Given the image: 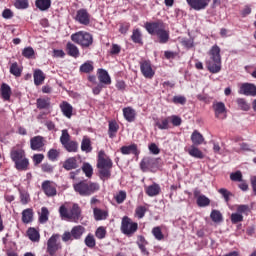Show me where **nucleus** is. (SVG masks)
Returning <instances> with one entry per match:
<instances>
[{"mask_svg":"<svg viewBox=\"0 0 256 256\" xmlns=\"http://www.w3.org/2000/svg\"><path fill=\"white\" fill-rule=\"evenodd\" d=\"M73 234L72 232H64V234L62 235V241L64 243H67V241H73Z\"/></svg>","mask_w":256,"mask_h":256,"instance_id":"obj_60","label":"nucleus"},{"mask_svg":"<svg viewBox=\"0 0 256 256\" xmlns=\"http://www.w3.org/2000/svg\"><path fill=\"white\" fill-rule=\"evenodd\" d=\"M145 29L150 35H156L159 43L169 42V31L165 30V24L162 21L146 22Z\"/></svg>","mask_w":256,"mask_h":256,"instance_id":"obj_1","label":"nucleus"},{"mask_svg":"<svg viewBox=\"0 0 256 256\" xmlns=\"http://www.w3.org/2000/svg\"><path fill=\"white\" fill-rule=\"evenodd\" d=\"M98 79L103 85H111V76L105 69H98Z\"/></svg>","mask_w":256,"mask_h":256,"instance_id":"obj_20","label":"nucleus"},{"mask_svg":"<svg viewBox=\"0 0 256 256\" xmlns=\"http://www.w3.org/2000/svg\"><path fill=\"white\" fill-rule=\"evenodd\" d=\"M173 102L176 104L185 105V103H187V99H185L183 96H175L173 98Z\"/></svg>","mask_w":256,"mask_h":256,"instance_id":"obj_63","label":"nucleus"},{"mask_svg":"<svg viewBox=\"0 0 256 256\" xmlns=\"http://www.w3.org/2000/svg\"><path fill=\"white\" fill-rule=\"evenodd\" d=\"M95 235L97 239H105V235H107V230L103 226L97 228Z\"/></svg>","mask_w":256,"mask_h":256,"instance_id":"obj_54","label":"nucleus"},{"mask_svg":"<svg viewBox=\"0 0 256 256\" xmlns=\"http://www.w3.org/2000/svg\"><path fill=\"white\" fill-rule=\"evenodd\" d=\"M159 193H161V187L159 184L154 183L146 187V194L148 197H156V195H159Z\"/></svg>","mask_w":256,"mask_h":256,"instance_id":"obj_22","label":"nucleus"},{"mask_svg":"<svg viewBox=\"0 0 256 256\" xmlns=\"http://www.w3.org/2000/svg\"><path fill=\"white\" fill-rule=\"evenodd\" d=\"M240 95H250L251 97L256 96L255 84L244 83L241 85L239 90Z\"/></svg>","mask_w":256,"mask_h":256,"instance_id":"obj_17","label":"nucleus"},{"mask_svg":"<svg viewBox=\"0 0 256 256\" xmlns=\"http://www.w3.org/2000/svg\"><path fill=\"white\" fill-rule=\"evenodd\" d=\"M42 189L47 197H55L57 195V188L53 182L46 180L42 183Z\"/></svg>","mask_w":256,"mask_h":256,"instance_id":"obj_16","label":"nucleus"},{"mask_svg":"<svg viewBox=\"0 0 256 256\" xmlns=\"http://www.w3.org/2000/svg\"><path fill=\"white\" fill-rule=\"evenodd\" d=\"M34 165H40V163L43 162V159H45V156L43 154H35L33 156Z\"/></svg>","mask_w":256,"mask_h":256,"instance_id":"obj_59","label":"nucleus"},{"mask_svg":"<svg viewBox=\"0 0 256 256\" xmlns=\"http://www.w3.org/2000/svg\"><path fill=\"white\" fill-rule=\"evenodd\" d=\"M124 119L129 123H133L135 121V110L131 107H127L123 109Z\"/></svg>","mask_w":256,"mask_h":256,"instance_id":"obj_24","label":"nucleus"},{"mask_svg":"<svg viewBox=\"0 0 256 256\" xmlns=\"http://www.w3.org/2000/svg\"><path fill=\"white\" fill-rule=\"evenodd\" d=\"M121 153L122 155H131V153L137 155V145L132 144L130 146H123L121 148Z\"/></svg>","mask_w":256,"mask_h":256,"instance_id":"obj_33","label":"nucleus"},{"mask_svg":"<svg viewBox=\"0 0 256 256\" xmlns=\"http://www.w3.org/2000/svg\"><path fill=\"white\" fill-rule=\"evenodd\" d=\"M73 239H81L83 237V234L85 233V227L78 225L74 226L71 230Z\"/></svg>","mask_w":256,"mask_h":256,"instance_id":"obj_25","label":"nucleus"},{"mask_svg":"<svg viewBox=\"0 0 256 256\" xmlns=\"http://www.w3.org/2000/svg\"><path fill=\"white\" fill-rule=\"evenodd\" d=\"M152 234L153 236L155 237V239H157V241H163L164 239V235H163V232L161 231V228L160 227H154L152 229Z\"/></svg>","mask_w":256,"mask_h":256,"instance_id":"obj_48","label":"nucleus"},{"mask_svg":"<svg viewBox=\"0 0 256 256\" xmlns=\"http://www.w3.org/2000/svg\"><path fill=\"white\" fill-rule=\"evenodd\" d=\"M23 57H26V59H32L33 55H35V50H33L32 47H26L22 51Z\"/></svg>","mask_w":256,"mask_h":256,"instance_id":"obj_51","label":"nucleus"},{"mask_svg":"<svg viewBox=\"0 0 256 256\" xmlns=\"http://www.w3.org/2000/svg\"><path fill=\"white\" fill-rule=\"evenodd\" d=\"M237 213H239L240 215H249V213H251V208H249V205H238L236 208Z\"/></svg>","mask_w":256,"mask_h":256,"instance_id":"obj_42","label":"nucleus"},{"mask_svg":"<svg viewBox=\"0 0 256 256\" xmlns=\"http://www.w3.org/2000/svg\"><path fill=\"white\" fill-rule=\"evenodd\" d=\"M93 69V62L88 61L80 66V73H91Z\"/></svg>","mask_w":256,"mask_h":256,"instance_id":"obj_41","label":"nucleus"},{"mask_svg":"<svg viewBox=\"0 0 256 256\" xmlns=\"http://www.w3.org/2000/svg\"><path fill=\"white\" fill-rule=\"evenodd\" d=\"M139 225L136 222H131V218L124 216L121 224V231L124 235H133L138 229Z\"/></svg>","mask_w":256,"mask_h":256,"instance_id":"obj_9","label":"nucleus"},{"mask_svg":"<svg viewBox=\"0 0 256 256\" xmlns=\"http://www.w3.org/2000/svg\"><path fill=\"white\" fill-rule=\"evenodd\" d=\"M51 105V101L49 98H38L37 99V107L38 109H49Z\"/></svg>","mask_w":256,"mask_h":256,"instance_id":"obj_35","label":"nucleus"},{"mask_svg":"<svg viewBox=\"0 0 256 256\" xmlns=\"http://www.w3.org/2000/svg\"><path fill=\"white\" fill-rule=\"evenodd\" d=\"M191 141L193 145H202V143L205 141V138L199 131L195 130L191 135Z\"/></svg>","mask_w":256,"mask_h":256,"instance_id":"obj_27","label":"nucleus"},{"mask_svg":"<svg viewBox=\"0 0 256 256\" xmlns=\"http://www.w3.org/2000/svg\"><path fill=\"white\" fill-rule=\"evenodd\" d=\"M43 81H45V74L41 70L34 71V85L39 86L43 85Z\"/></svg>","mask_w":256,"mask_h":256,"instance_id":"obj_29","label":"nucleus"},{"mask_svg":"<svg viewBox=\"0 0 256 256\" xmlns=\"http://www.w3.org/2000/svg\"><path fill=\"white\" fill-rule=\"evenodd\" d=\"M57 157H59V151L55 149H50L48 152V158L50 159V161H55Z\"/></svg>","mask_w":256,"mask_h":256,"instance_id":"obj_58","label":"nucleus"},{"mask_svg":"<svg viewBox=\"0 0 256 256\" xmlns=\"http://www.w3.org/2000/svg\"><path fill=\"white\" fill-rule=\"evenodd\" d=\"M115 199L118 204H121L123 201H125V199H127V193L125 191H120L118 194H116Z\"/></svg>","mask_w":256,"mask_h":256,"instance_id":"obj_57","label":"nucleus"},{"mask_svg":"<svg viewBox=\"0 0 256 256\" xmlns=\"http://www.w3.org/2000/svg\"><path fill=\"white\" fill-rule=\"evenodd\" d=\"M131 39L134 43H141V31H139V29H135L133 31Z\"/></svg>","mask_w":256,"mask_h":256,"instance_id":"obj_55","label":"nucleus"},{"mask_svg":"<svg viewBox=\"0 0 256 256\" xmlns=\"http://www.w3.org/2000/svg\"><path fill=\"white\" fill-rule=\"evenodd\" d=\"M14 7H16V9H27L29 7V1L28 0H16L14 3Z\"/></svg>","mask_w":256,"mask_h":256,"instance_id":"obj_49","label":"nucleus"},{"mask_svg":"<svg viewBox=\"0 0 256 256\" xmlns=\"http://www.w3.org/2000/svg\"><path fill=\"white\" fill-rule=\"evenodd\" d=\"M39 221L40 223H47L49 221V210L46 207H42Z\"/></svg>","mask_w":256,"mask_h":256,"instance_id":"obj_43","label":"nucleus"},{"mask_svg":"<svg viewBox=\"0 0 256 256\" xmlns=\"http://www.w3.org/2000/svg\"><path fill=\"white\" fill-rule=\"evenodd\" d=\"M213 110L217 119H225L227 117V107L223 102H215L213 104Z\"/></svg>","mask_w":256,"mask_h":256,"instance_id":"obj_14","label":"nucleus"},{"mask_svg":"<svg viewBox=\"0 0 256 256\" xmlns=\"http://www.w3.org/2000/svg\"><path fill=\"white\" fill-rule=\"evenodd\" d=\"M147 244H148V242H147V240H145V237L138 236L137 245H138L139 249L142 251V253H144V254L147 253V248H145V247H147Z\"/></svg>","mask_w":256,"mask_h":256,"instance_id":"obj_39","label":"nucleus"},{"mask_svg":"<svg viewBox=\"0 0 256 256\" xmlns=\"http://www.w3.org/2000/svg\"><path fill=\"white\" fill-rule=\"evenodd\" d=\"M81 151H84L85 153H91V151H93V147H91V139H89V137H83L81 142Z\"/></svg>","mask_w":256,"mask_h":256,"instance_id":"obj_28","label":"nucleus"},{"mask_svg":"<svg viewBox=\"0 0 256 256\" xmlns=\"http://www.w3.org/2000/svg\"><path fill=\"white\" fill-rule=\"evenodd\" d=\"M230 179L231 181H238L240 183V181H243V174L241 173V171L231 173Z\"/></svg>","mask_w":256,"mask_h":256,"instance_id":"obj_56","label":"nucleus"},{"mask_svg":"<svg viewBox=\"0 0 256 256\" xmlns=\"http://www.w3.org/2000/svg\"><path fill=\"white\" fill-rule=\"evenodd\" d=\"M22 221L23 223H31V221H33V209L28 208L23 210Z\"/></svg>","mask_w":256,"mask_h":256,"instance_id":"obj_32","label":"nucleus"},{"mask_svg":"<svg viewBox=\"0 0 256 256\" xmlns=\"http://www.w3.org/2000/svg\"><path fill=\"white\" fill-rule=\"evenodd\" d=\"M97 168L98 173L100 175V179L105 181V179H109L111 177V169H113V161L105 151L100 150L98 153V160H97Z\"/></svg>","mask_w":256,"mask_h":256,"instance_id":"obj_2","label":"nucleus"},{"mask_svg":"<svg viewBox=\"0 0 256 256\" xmlns=\"http://www.w3.org/2000/svg\"><path fill=\"white\" fill-rule=\"evenodd\" d=\"M66 51L70 57L77 58L79 57V48L75 46V44L68 42L66 45Z\"/></svg>","mask_w":256,"mask_h":256,"instance_id":"obj_26","label":"nucleus"},{"mask_svg":"<svg viewBox=\"0 0 256 256\" xmlns=\"http://www.w3.org/2000/svg\"><path fill=\"white\" fill-rule=\"evenodd\" d=\"M100 186L99 183L95 182H79L77 184H74V191L76 193H79L82 197H89L93 195V193H96V191H99Z\"/></svg>","mask_w":256,"mask_h":256,"instance_id":"obj_5","label":"nucleus"},{"mask_svg":"<svg viewBox=\"0 0 256 256\" xmlns=\"http://www.w3.org/2000/svg\"><path fill=\"white\" fill-rule=\"evenodd\" d=\"M140 71L146 79H153L155 75V71L151 67V62L147 60L140 62Z\"/></svg>","mask_w":256,"mask_h":256,"instance_id":"obj_13","label":"nucleus"},{"mask_svg":"<svg viewBox=\"0 0 256 256\" xmlns=\"http://www.w3.org/2000/svg\"><path fill=\"white\" fill-rule=\"evenodd\" d=\"M82 171L85 173L86 177H91L93 175V166L89 163H84L82 166Z\"/></svg>","mask_w":256,"mask_h":256,"instance_id":"obj_50","label":"nucleus"},{"mask_svg":"<svg viewBox=\"0 0 256 256\" xmlns=\"http://www.w3.org/2000/svg\"><path fill=\"white\" fill-rule=\"evenodd\" d=\"M218 192L224 197L226 203L229 202V196L231 195V192L225 188L220 189Z\"/></svg>","mask_w":256,"mask_h":256,"instance_id":"obj_61","label":"nucleus"},{"mask_svg":"<svg viewBox=\"0 0 256 256\" xmlns=\"http://www.w3.org/2000/svg\"><path fill=\"white\" fill-rule=\"evenodd\" d=\"M1 96L4 101H9V99H11V87L6 83H3L1 86Z\"/></svg>","mask_w":256,"mask_h":256,"instance_id":"obj_30","label":"nucleus"},{"mask_svg":"<svg viewBox=\"0 0 256 256\" xmlns=\"http://www.w3.org/2000/svg\"><path fill=\"white\" fill-rule=\"evenodd\" d=\"M60 109L64 117H67V119H71V117L73 116V106H71V104L64 101L60 104Z\"/></svg>","mask_w":256,"mask_h":256,"instance_id":"obj_21","label":"nucleus"},{"mask_svg":"<svg viewBox=\"0 0 256 256\" xmlns=\"http://www.w3.org/2000/svg\"><path fill=\"white\" fill-rule=\"evenodd\" d=\"M237 104L242 111H249V109H251L249 103H247V101H245L243 98L237 99Z\"/></svg>","mask_w":256,"mask_h":256,"instance_id":"obj_47","label":"nucleus"},{"mask_svg":"<svg viewBox=\"0 0 256 256\" xmlns=\"http://www.w3.org/2000/svg\"><path fill=\"white\" fill-rule=\"evenodd\" d=\"M159 161H161L159 158L145 157L142 159L140 167L144 172L151 169H156V167H159Z\"/></svg>","mask_w":256,"mask_h":256,"instance_id":"obj_11","label":"nucleus"},{"mask_svg":"<svg viewBox=\"0 0 256 256\" xmlns=\"http://www.w3.org/2000/svg\"><path fill=\"white\" fill-rule=\"evenodd\" d=\"M230 219H231L232 223L235 225V224L241 223L243 221V216L240 213L235 212V213L231 214Z\"/></svg>","mask_w":256,"mask_h":256,"instance_id":"obj_53","label":"nucleus"},{"mask_svg":"<svg viewBox=\"0 0 256 256\" xmlns=\"http://www.w3.org/2000/svg\"><path fill=\"white\" fill-rule=\"evenodd\" d=\"M210 218L214 223H221V221H223V215L218 210H212Z\"/></svg>","mask_w":256,"mask_h":256,"instance_id":"obj_40","label":"nucleus"},{"mask_svg":"<svg viewBox=\"0 0 256 256\" xmlns=\"http://www.w3.org/2000/svg\"><path fill=\"white\" fill-rule=\"evenodd\" d=\"M59 213L62 219H68V221H73L74 223H77L81 219V208L79 204H73L70 211L65 205H62L59 208Z\"/></svg>","mask_w":256,"mask_h":256,"instance_id":"obj_6","label":"nucleus"},{"mask_svg":"<svg viewBox=\"0 0 256 256\" xmlns=\"http://www.w3.org/2000/svg\"><path fill=\"white\" fill-rule=\"evenodd\" d=\"M45 146L43 136H35L30 139V147L32 151H41Z\"/></svg>","mask_w":256,"mask_h":256,"instance_id":"obj_18","label":"nucleus"},{"mask_svg":"<svg viewBox=\"0 0 256 256\" xmlns=\"http://www.w3.org/2000/svg\"><path fill=\"white\" fill-rule=\"evenodd\" d=\"M117 131H119V126L117 125L116 122H110L109 123V137L111 139H113V137H115V133H117Z\"/></svg>","mask_w":256,"mask_h":256,"instance_id":"obj_46","label":"nucleus"},{"mask_svg":"<svg viewBox=\"0 0 256 256\" xmlns=\"http://www.w3.org/2000/svg\"><path fill=\"white\" fill-rule=\"evenodd\" d=\"M156 127H158L160 130L169 129V118H161L160 120H157Z\"/></svg>","mask_w":256,"mask_h":256,"instance_id":"obj_38","label":"nucleus"},{"mask_svg":"<svg viewBox=\"0 0 256 256\" xmlns=\"http://www.w3.org/2000/svg\"><path fill=\"white\" fill-rule=\"evenodd\" d=\"M71 39L77 45H81V47H91L93 45V35L85 31L72 34Z\"/></svg>","mask_w":256,"mask_h":256,"instance_id":"obj_7","label":"nucleus"},{"mask_svg":"<svg viewBox=\"0 0 256 256\" xmlns=\"http://www.w3.org/2000/svg\"><path fill=\"white\" fill-rule=\"evenodd\" d=\"M59 240V234H53L47 241V252L49 255H55L59 249H61V243Z\"/></svg>","mask_w":256,"mask_h":256,"instance_id":"obj_10","label":"nucleus"},{"mask_svg":"<svg viewBox=\"0 0 256 256\" xmlns=\"http://www.w3.org/2000/svg\"><path fill=\"white\" fill-rule=\"evenodd\" d=\"M135 213L138 219H143L145 217V213H147V208L145 206H138Z\"/></svg>","mask_w":256,"mask_h":256,"instance_id":"obj_52","label":"nucleus"},{"mask_svg":"<svg viewBox=\"0 0 256 256\" xmlns=\"http://www.w3.org/2000/svg\"><path fill=\"white\" fill-rule=\"evenodd\" d=\"M188 153L191 157H195L196 159H203V152L199 150V148L195 147V145H192L190 149L188 150Z\"/></svg>","mask_w":256,"mask_h":256,"instance_id":"obj_34","label":"nucleus"},{"mask_svg":"<svg viewBox=\"0 0 256 256\" xmlns=\"http://www.w3.org/2000/svg\"><path fill=\"white\" fill-rule=\"evenodd\" d=\"M27 235L30 241L37 242L40 239L39 232L35 228H29L27 231Z\"/></svg>","mask_w":256,"mask_h":256,"instance_id":"obj_36","label":"nucleus"},{"mask_svg":"<svg viewBox=\"0 0 256 256\" xmlns=\"http://www.w3.org/2000/svg\"><path fill=\"white\" fill-rule=\"evenodd\" d=\"M10 73L15 77H21V70L19 69V64H17V62L11 64Z\"/></svg>","mask_w":256,"mask_h":256,"instance_id":"obj_45","label":"nucleus"},{"mask_svg":"<svg viewBox=\"0 0 256 256\" xmlns=\"http://www.w3.org/2000/svg\"><path fill=\"white\" fill-rule=\"evenodd\" d=\"M186 3L194 11H203L209 7L211 0H186Z\"/></svg>","mask_w":256,"mask_h":256,"instance_id":"obj_12","label":"nucleus"},{"mask_svg":"<svg viewBox=\"0 0 256 256\" xmlns=\"http://www.w3.org/2000/svg\"><path fill=\"white\" fill-rule=\"evenodd\" d=\"M211 203V200L205 195H200L197 198V205L198 207H207Z\"/></svg>","mask_w":256,"mask_h":256,"instance_id":"obj_37","label":"nucleus"},{"mask_svg":"<svg viewBox=\"0 0 256 256\" xmlns=\"http://www.w3.org/2000/svg\"><path fill=\"white\" fill-rule=\"evenodd\" d=\"M78 167H79V161L75 157H70L63 163V168L66 169V171L78 169Z\"/></svg>","mask_w":256,"mask_h":256,"instance_id":"obj_19","label":"nucleus"},{"mask_svg":"<svg viewBox=\"0 0 256 256\" xmlns=\"http://www.w3.org/2000/svg\"><path fill=\"white\" fill-rule=\"evenodd\" d=\"M41 169L44 173H53V166L49 163L42 164Z\"/></svg>","mask_w":256,"mask_h":256,"instance_id":"obj_62","label":"nucleus"},{"mask_svg":"<svg viewBox=\"0 0 256 256\" xmlns=\"http://www.w3.org/2000/svg\"><path fill=\"white\" fill-rule=\"evenodd\" d=\"M210 58L206 61V67L210 73L221 71V48L214 45L209 51Z\"/></svg>","mask_w":256,"mask_h":256,"instance_id":"obj_4","label":"nucleus"},{"mask_svg":"<svg viewBox=\"0 0 256 256\" xmlns=\"http://www.w3.org/2000/svg\"><path fill=\"white\" fill-rule=\"evenodd\" d=\"M10 159L15 164L17 171L29 170V158H27V154L22 148H12L10 151Z\"/></svg>","mask_w":256,"mask_h":256,"instance_id":"obj_3","label":"nucleus"},{"mask_svg":"<svg viewBox=\"0 0 256 256\" xmlns=\"http://www.w3.org/2000/svg\"><path fill=\"white\" fill-rule=\"evenodd\" d=\"M84 242H85V245L89 247V249H93V247H95L96 245L95 236H93L92 234H88Z\"/></svg>","mask_w":256,"mask_h":256,"instance_id":"obj_44","label":"nucleus"},{"mask_svg":"<svg viewBox=\"0 0 256 256\" xmlns=\"http://www.w3.org/2000/svg\"><path fill=\"white\" fill-rule=\"evenodd\" d=\"M93 213L95 221H103L107 219V217H109V212L101 210L99 208H94Z\"/></svg>","mask_w":256,"mask_h":256,"instance_id":"obj_23","label":"nucleus"},{"mask_svg":"<svg viewBox=\"0 0 256 256\" xmlns=\"http://www.w3.org/2000/svg\"><path fill=\"white\" fill-rule=\"evenodd\" d=\"M171 121H172V124L174 125V127H179V125H181V117L179 116H172L171 117Z\"/></svg>","mask_w":256,"mask_h":256,"instance_id":"obj_64","label":"nucleus"},{"mask_svg":"<svg viewBox=\"0 0 256 256\" xmlns=\"http://www.w3.org/2000/svg\"><path fill=\"white\" fill-rule=\"evenodd\" d=\"M35 4L40 11H47L51 7V0H36Z\"/></svg>","mask_w":256,"mask_h":256,"instance_id":"obj_31","label":"nucleus"},{"mask_svg":"<svg viewBox=\"0 0 256 256\" xmlns=\"http://www.w3.org/2000/svg\"><path fill=\"white\" fill-rule=\"evenodd\" d=\"M60 143L63 145L64 149L68 151V153H77V150L79 149V144L71 140V135H69L67 130H62Z\"/></svg>","mask_w":256,"mask_h":256,"instance_id":"obj_8","label":"nucleus"},{"mask_svg":"<svg viewBox=\"0 0 256 256\" xmlns=\"http://www.w3.org/2000/svg\"><path fill=\"white\" fill-rule=\"evenodd\" d=\"M75 19L81 25H89L91 23V16L85 9L78 10Z\"/></svg>","mask_w":256,"mask_h":256,"instance_id":"obj_15","label":"nucleus"}]
</instances>
